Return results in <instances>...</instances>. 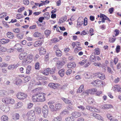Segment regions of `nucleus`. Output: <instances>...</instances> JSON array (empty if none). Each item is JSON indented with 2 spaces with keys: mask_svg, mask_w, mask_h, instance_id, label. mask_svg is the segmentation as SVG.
<instances>
[{
  "mask_svg": "<svg viewBox=\"0 0 121 121\" xmlns=\"http://www.w3.org/2000/svg\"><path fill=\"white\" fill-rule=\"evenodd\" d=\"M19 115L18 114L16 113L15 115L13 116V118L15 120H16L19 119Z\"/></svg>",
  "mask_w": 121,
  "mask_h": 121,
  "instance_id": "obj_35",
  "label": "nucleus"
},
{
  "mask_svg": "<svg viewBox=\"0 0 121 121\" xmlns=\"http://www.w3.org/2000/svg\"><path fill=\"white\" fill-rule=\"evenodd\" d=\"M86 108L87 110L92 111H93L94 108L90 106H87L86 107Z\"/></svg>",
  "mask_w": 121,
  "mask_h": 121,
  "instance_id": "obj_49",
  "label": "nucleus"
},
{
  "mask_svg": "<svg viewBox=\"0 0 121 121\" xmlns=\"http://www.w3.org/2000/svg\"><path fill=\"white\" fill-rule=\"evenodd\" d=\"M67 66L69 68H73L75 67L76 64L74 62H70L68 64Z\"/></svg>",
  "mask_w": 121,
  "mask_h": 121,
  "instance_id": "obj_11",
  "label": "nucleus"
},
{
  "mask_svg": "<svg viewBox=\"0 0 121 121\" xmlns=\"http://www.w3.org/2000/svg\"><path fill=\"white\" fill-rule=\"evenodd\" d=\"M72 116L75 118H77L80 117L81 115L80 112H74L72 113Z\"/></svg>",
  "mask_w": 121,
  "mask_h": 121,
  "instance_id": "obj_10",
  "label": "nucleus"
},
{
  "mask_svg": "<svg viewBox=\"0 0 121 121\" xmlns=\"http://www.w3.org/2000/svg\"><path fill=\"white\" fill-rule=\"evenodd\" d=\"M91 91L90 90H87L86 91H84L82 93V95L86 96L88 95Z\"/></svg>",
  "mask_w": 121,
  "mask_h": 121,
  "instance_id": "obj_37",
  "label": "nucleus"
},
{
  "mask_svg": "<svg viewBox=\"0 0 121 121\" xmlns=\"http://www.w3.org/2000/svg\"><path fill=\"white\" fill-rule=\"evenodd\" d=\"M119 86L118 85H115L113 86V90L115 91L116 89H117L118 88V86Z\"/></svg>",
  "mask_w": 121,
  "mask_h": 121,
  "instance_id": "obj_63",
  "label": "nucleus"
},
{
  "mask_svg": "<svg viewBox=\"0 0 121 121\" xmlns=\"http://www.w3.org/2000/svg\"><path fill=\"white\" fill-rule=\"evenodd\" d=\"M61 99L66 104H71V101L67 99H66L64 97H61Z\"/></svg>",
  "mask_w": 121,
  "mask_h": 121,
  "instance_id": "obj_21",
  "label": "nucleus"
},
{
  "mask_svg": "<svg viewBox=\"0 0 121 121\" xmlns=\"http://www.w3.org/2000/svg\"><path fill=\"white\" fill-rule=\"evenodd\" d=\"M86 60H83L82 61L79 62V64L81 65H83L86 63Z\"/></svg>",
  "mask_w": 121,
  "mask_h": 121,
  "instance_id": "obj_52",
  "label": "nucleus"
},
{
  "mask_svg": "<svg viewBox=\"0 0 121 121\" xmlns=\"http://www.w3.org/2000/svg\"><path fill=\"white\" fill-rule=\"evenodd\" d=\"M31 66H30L29 65L26 68V74H29L31 72Z\"/></svg>",
  "mask_w": 121,
  "mask_h": 121,
  "instance_id": "obj_27",
  "label": "nucleus"
},
{
  "mask_svg": "<svg viewBox=\"0 0 121 121\" xmlns=\"http://www.w3.org/2000/svg\"><path fill=\"white\" fill-rule=\"evenodd\" d=\"M83 87V85H81L78 90L77 92L78 93H81L82 92V91L84 90Z\"/></svg>",
  "mask_w": 121,
  "mask_h": 121,
  "instance_id": "obj_32",
  "label": "nucleus"
},
{
  "mask_svg": "<svg viewBox=\"0 0 121 121\" xmlns=\"http://www.w3.org/2000/svg\"><path fill=\"white\" fill-rule=\"evenodd\" d=\"M40 64L38 62H37L35 64V68L36 69H39Z\"/></svg>",
  "mask_w": 121,
  "mask_h": 121,
  "instance_id": "obj_39",
  "label": "nucleus"
},
{
  "mask_svg": "<svg viewBox=\"0 0 121 121\" xmlns=\"http://www.w3.org/2000/svg\"><path fill=\"white\" fill-rule=\"evenodd\" d=\"M103 82L101 80H97L94 81L92 82V84H94V85H99L100 83L102 84L103 83Z\"/></svg>",
  "mask_w": 121,
  "mask_h": 121,
  "instance_id": "obj_15",
  "label": "nucleus"
},
{
  "mask_svg": "<svg viewBox=\"0 0 121 121\" xmlns=\"http://www.w3.org/2000/svg\"><path fill=\"white\" fill-rule=\"evenodd\" d=\"M65 17L64 18L62 19H60L58 22V23L60 24L65 22L67 20V17Z\"/></svg>",
  "mask_w": 121,
  "mask_h": 121,
  "instance_id": "obj_38",
  "label": "nucleus"
},
{
  "mask_svg": "<svg viewBox=\"0 0 121 121\" xmlns=\"http://www.w3.org/2000/svg\"><path fill=\"white\" fill-rule=\"evenodd\" d=\"M69 113V112L67 110H64L62 112V114L63 115L68 114Z\"/></svg>",
  "mask_w": 121,
  "mask_h": 121,
  "instance_id": "obj_51",
  "label": "nucleus"
},
{
  "mask_svg": "<svg viewBox=\"0 0 121 121\" xmlns=\"http://www.w3.org/2000/svg\"><path fill=\"white\" fill-rule=\"evenodd\" d=\"M43 16L46 18L47 19H49L50 17V15L49 14V13L48 12H46L43 14Z\"/></svg>",
  "mask_w": 121,
  "mask_h": 121,
  "instance_id": "obj_41",
  "label": "nucleus"
},
{
  "mask_svg": "<svg viewBox=\"0 0 121 121\" xmlns=\"http://www.w3.org/2000/svg\"><path fill=\"white\" fill-rule=\"evenodd\" d=\"M5 107V106L3 105H1L0 106V108L3 111H4Z\"/></svg>",
  "mask_w": 121,
  "mask_h": 121,
  "instance_id": "obj_64",
  "label": "nucleus"
},
{
  "mask_svg": "<svg viewBox=\"0 0 121 121\" xmlns=\"http://www.w3.org/2000/svg\"><path fill=\"white\" fill-rule=\"evenodd\" d=\"M18 66L17 65H10L8 67L9 69H13L16 68Z\"/></svg>",
  "mask_w": 121,
  "mask_h": 121,
  "instance_id": "obj_22",
  "label": "nucleus"
},
{
  "mask_svg": "<svg viewBox=\"0 0 121 121\" xmlns=\"http://www.w3.org/2000/svg\"><path fill=\"white\" fill-rule=\"evenodd\" d=\"M10 99L7 98H4L2 100V101L7 104H10L9 102Z\"/></svg>",
  "mask_w": 121,
  "mask_h": 121,
  "instance_id": "obj_29",
  "label": "nucleus"
},
{
  "mask_svg": "<svg viewBox=\"0 0 121 121\" xmlns=\"http://www.w3.org/2000/svg\"><path fill=\"white\" fill-rule=\"evenodd\" d=\"M24 34L22 33H19L16 36L19 39H21L23 38Z\"/></svg>",
  "mask_w": 121,
  "mask_h": 121,
  "instance_id": "obj_46",
  "label": "nucleus"
},
{
  "mask_svg": "<svg viewBox=\"0 0 121 121\" xmlns=\"http://www.w3.org/2000/svg\"><path fill=\"white\" fill-rule=\"evenodd\" d=\"M79 18L78 19L77 24V27H80L83 24V21L82 20H80Z\"/></svg>",
  "mask_w": 121,
  "mask_h": 121,
  "instance_id": "obj_20",
  "label": "nucleus"
},
{
  "mask_svg": "<svg viewBox=\"0 0 121 121\" xmlns=\"http://www.w3.org/2000/svg\"><path fill=\"white\" fill-rule=\"evenodd\" d=\"M35 111L38 113H40L41 112V108L39 107H37L35 108Z\"/></svg>",
  "mask_w": 121,
  "mask_h": 121,
  "instance_id": "obj_44",
  "label": "nucleus"
},
{
  "mask_svg": "<svg viewBox=\"0 0 121 121\" xmlns=\"http://www.w3.org/2000/svg\"><path fill=\"white\" fill-rule=\"evenodd\" d=\"M78 107L79 109H81L82 111H84L85 109V108L82 105H80L78 106Z\"/></svg>",
  "mask_w": 121,
  "mask_h": 121,
  "instance_id": "obj_57",
  "label": "nucleus"
},
{
  "mask_svg": "<svg viewBox=\"0 0 121 121\" xmlns=\"http://www.w3.org/2000/svg\"><path fill=\"white\" fill-rule=\"evenodd\" d=\"M60 85L58 83H51L48 84V86L51 88L55 89L57 88Z\"/></svg>",
  "mask_w": 121,
  "mask_h": 121,
  "instance_id": "obj_5",
  "label": "nucleus"
},
{
  "mask_svg": "<svg viewBox=\"0 0 121 121\" xmlns=\"http://www.w3.org/2000/svg\"><path fill=\"white\" fill-rule=\"evenodd\" d=\"M61 53V51L59 49H58L56 51V55L58 56H60L62 55Z\"/></svg>",
  "mask_w": 121,
  "mask_h": 121,
  "instance_id": "obj_33",
  "label": "nucleus"
},
{
  "mask_svg": "<svg viewBox=\"0 0 121 121\" xmlns=\"http://www.w3.org/2000/svg\"><path fill=\"white\" fill-rule=\"evenodd\" d=\"M28 121H34L35 119V117L34 112H28L26 114Z\"/></svg>",
  "mask_w": 121,
  "mask_h": 121,
  "instance_id": "obj_2",
  "label": "nucleus"
},
{
  "mask_svg": "<svg viewBox=\"0 0 121 121\" xmlns=\"http://www.w3.org/2000/svg\"><path fill=\"white\" fill-rule=\"evenodd\" d=\"M17 97L18 99L22 101L26 99L27 97V95L23 92H19L17 94Z\"/></svg>",
  "mask_w": 121,
  "mask_h": 121,
  "instance_id": "obj_3",
  "label": "nucleus"
},
{
  "mask_svg": "<svg viewBox=\"0 0 121 121\" xmlns=\"http://www.w3.org/2000/svg\"><path fill=\"white\" fill-rule=\"evenodd\" d=\"M33 105V104L31 103H29L28 104V108H31Z\"/></svg>",
  "mask_w": 121,
  "mask_h": 121,
  "instance_id": "obj_60",
  "label": "nucleus"
},
{
  "mask_svg": "<svg viewBox=\"0 0 121 121\" xmlns=\"http://www.w3.org/2000/svg\"><path fill=\"white\" fill-rule=\"evenodd\" d=\"M22 81L18 79H16L14 81V83L16 85H18L21 84Z\"/></svg>",
  "mask_w": 121,
  "mask_h": 121,
  "instance_id": "obj_25",
  "label": "nucleus"
},
{
  "mask_svg": "<svg viewBox=\"0 0 121 121\" xmlns=\"http://www.w3.org/2000/svg\"><path fill=\"white\" fill-rule=\"evenodd\" d=\"M33 58L32 55H28L27 58H25L23 60L22 62L25 65L28 64L32 61Z\"/></svg>",
  "mask_w": 121,
  "mask_h": 121,
  "instance_id": "obj_4",
  "label": "nucleus"
},
{
  "mask_svg": "<svg viewBox=\"0 0 121 121\" xmlns=\"http://www.w3.org/2000/svg\"><path fill=\"white\" fill-rule=\"evenodd\" d=\"M54 106L53 105H50L49 106V108L52 112H55V108H54Z\"/></svg>",
  "mask_w": 121,
  "mask_h": 121,
  "instance_id": "obj_47",
  "label": "nucleus"
},
{
  "mask_svg": "<svg viewBox=\"0 0 121 121\" xmlns=\"http://www.w3.org/2000/svg\"><path fill=\"white\" fill-rule=\"evenodd\" d=\"M45 94L43 93H39L34 94L32 97L33 101L35 102H43L46 100Z\"/></svg>",
  "mask_w": 121,
  "mask_h": 121,
  "instance_id": "obj_1",
  "label": "nucleus"
},
{
  "mask_svg": "<svg viewBox=\"0 0 121 121\" xmlns=\"http://www.w3.org/2000/svg\"><path fill=\"white\" fill-rule=\"evenodd\" d=\"M0 66L1 67H6L7 66V65L4 63H2L1 64Z\"/></svg>",
  "mask_w": 121,
  "mask_h": 121,
  "instance_id": "obj_55",
  "label": "nucleus"
},
{
  "mask_svg": "<svg viewBox=\"0 0 121 121\" xmlns=\"http://www.w3.org/2000/svg\"><path fill=\"white\" fill-rule=\"evenodd\" d=\"M22 105V103L21 102H19L17 103V108H19L21 107Z\"/></svg>",
  "mask_w": 121,
  "mask_h": 121,
  "instance_id": "obj_62",
  "label": "nucleus"
},
{
  "mask_svg": "<svg viewBox=\"0 0 121 121\" xmlns=\"http://www.w3.org/2000/svg\"><path fill=\"white\" fill-rule=\"evenodd\" d=\"M95 53L97 55H99L100 53V51L99 48H95Z\"/></svg>",
  "mask_w": 121,
  "mask_h": 121,
  "instance_id": "obj_42",
  "label": "nucleus"
},
{
  "mask_svg": "<svg viewBox=\"0 0 121 121\" xmlns=\"http://www.w3.org/2000/svg\"><path fill=\"white\" fill-rule=\"evenodd\" d=\"M23 3L25 5H28L29 2L28 0H23Z\"/></svg>",
  "mask_w": 121,
  "mask_h": 121,
  "instance_id": "obj_54",
  "label": "nucleus"
},
{
  "mask_svg": "<svg viewBox=\"0 0 121 121\" xmlns=\"http://www.w3.org/2000/svg\"><path fill=\"white\" fill-rule=\"evenodd\" d=\"M74 118L73 116L69 117L66 118L65 119V121H73Z\"/></svg>",
  "mask_w": 121,
  "mask_h": 121,
  "instance_id": "obj_34",
  "label": "nucleus"
},
{
  "mask_svg": "<svg viewBox=\"0 0 121 121\" xmlns=\"http://www.w3.org/2000/svg\"><path fill=\"white\" fill-rule=\"evenodd\" d=\"M120 46L119 45L117 46L116 49V52L117 53L119 52L120 51Z\"/></svg>",
  "mask_w": 121,
  "mask_h": 121,
  "instance_id": "obj_56",
  "label": "nucleus"
},
{
  "mask_svg": "<svg viewBox=\"0 0 121 121\" xmlns=\"http://www.w3.org/2000/svg\"><path fill=\"white\" fill-rule=\"evenodd\" d=\"M107 117L108 119L110 120L111 121H112L113 120V118L112 117L111 115L109 114H108L107 115Z\"/></svg>",
  "mask_w": 121,
  "mask_h": 121,
  "instance_id": "obj_40",
  "label": "nucleus"
},
{
  "mask_svg": "<svg viewBox=\"0 0 121 121\" xmlns=\"http://www.w3.org/2000/svg\"><path fill=\"white\" fill-rule=\"evenodd\" d=\"M27 55V53L25 52H23L20 53L19 56V57L20 60L23 59L24 58L26 57Z\"/></svg>",
  "mask_w": 121,
  "mask_h": 121,
  "instance_id": "obj_12",
  "label": "nucleus"
},
{
  "mask_svg": "<svg viewBox=\"0 0 121 121\" xmlns=\"http://www.w3.org/2000/svg\"><path fill=\"white\" fill-rule=\"evenodd\" d=\"M51 30H47L45 31L44 32L45 35H46L47 37L49 36L51 33Z\"/></svg>",
  "mask_w": 121,
  "mask_h": 121,
  "instance_id": "obj_30",
  "label": "nucleus"
},
{
  "mask_svg": "<svg viewBox=\"0 0 121 121\" xmlns=\"http://www.w3.org/2000/svg\"><path fill=\"white\" fill-rule=\"evenodd\" d=\"M30 77L29 76L25 77L24 79V81L26 82H28L30 80Z\"/></svg>",
  "mask_w": 121,
  "mask_h": 121,
  "instance_id": "obj_50",
  "label": "nucleus"
},
{
  "mask_svg": "<svg viewBox=\"0 0 121 121\" xmlns=\"http://www.w3.org/2000/svg\"><path fill=\"white\" fill-rule=\"evenodd\" d=\"M14 48L17 50L19 52H21L23 51V48L22 47L20 44H17L14 46Z\"/></svg>",
  "mask_w": 121,
  "mask_h": 121,
  "instance_id": "obj_9",
  "label": "nucleus"
},
{
  "mask_svg": "<svg viewBox=\"0 0 121 121\" xmlns=\"http://www.w3.org/2000/svg\"><path fill=\"white\" fill-rule=\"evenodd\" d=\"M0 49L1 51L3 52H5L7 50V49L3 47H0Z\"/></svg>",
  "mask_w": 121,
  "mask_h": 121,
  "instance_id": "obj_61",
  "label": "nucleus"
},
{
  "mask_svg": "<svg viewBox=\"0 0 121 121\" xmlns=\"http://www.w3.org/2000/svg\"><path fill=\"white\" fill-rule=\"evenodd\" d=\"M115 40V39L112 38H110L109 39V42L110 43H113Z\"/></svg>",
  "mask_w": 121,
  "mask_h": 121,
  "instance_id": "obj_59",
  "label": "nucleus"
},
{
  "mask_svg": "<svg viewBox=\"0 0 121 121\" xmlns=\"http://www.w3.org/2000/svg\"><path fill=\"white\" fill-rule=\"evenodd\" d=\"M6 13L5 12L2 13L0 14V18H4L6 16Z\"/></svg>",
  "mask_w": 121,
  "mask_h": 121,
  "instance_id": "obj_48",
  "label": "nucleus"
},
{
  "mask_svg": "<svg viewBox=\"0 0 121 121\" xmlns=\"http://www.w3.org/2000/svg\"><path fill=\"white\" fill-rule=\"evenodd\" d=\"M42 44L41 42L40 41H37L35 42L34 44V46L35 47H37L39 46H40Z\"/></svg>",
  "mask_w": 121,
  "mask_h": 121,
  "instance_id": "obj_31",
  "label": "nucleus"
},
{
  "mask_svg": "<svg viewBox=\"0 0 121 121\" xmlns=\"http://www.w3.org/2000/svg\"><path fill=\"white\" fill-rule=\"evenodd\" d=\"M62 104L60 103H57L56 104L55 107V112L61 108Z\"/></svg>",
  "mask_w": 121,
  "mask_h": 121,
  "instance_id": "obj_14",
  "label": "nucleus"
},
{
  "mask_svg": "<svg viewBox=\"0 0 121 121\" xmlns=\"http://www.w3.org/2000/svg\"><path fill=\"white\" fill-rule=\"evenodd\" d=\"M50 70V68H48L44 70V71L43 72V73L44 75H47L49 74Z\"/></svg>",
  "mask_w": 121,
  "mask_h": 121,
  "instance_id": "obj_23",
  "label": "nucleus"
},
{
  "mask_svg": "<svg viewBox=\"0 0 121 121\" xmlns=\"http://www.w3.org/2000/svg\"><path fill=\"white\" fill-rule=\"evenodd\" d=\"M42 112L43 117L45 118H46L48 113V108L46 106L43 107V109Z\"/></svg>",
  "mask_w": 121,
  "mask_h": 121,
  "instance_id": "obj_6",
  "label": "nucleus"
},
{
  "mask_svg": "<svg viewBox=\"0 0 121 121\" xmlns=\"http://www.w3.org/2000/svg\"><path fill=\"white\" fill-rule=\"evenodd\" d=\"M6 91L4 90H0V96L4 97L6 95Z\"/></svg>",
  "mask_w": 121,
  "mask_h": 121,
  "instance_id": "obj_24",
  "label": "nucleus"
},
{
  "mask_svg": "<svg viewBox=\"0 0 121 121\" xmlns=\"http://www.w3.org/2000/svg\"><path fill=\"white\" fill-rule=\"evenodd\" d=\"M72 72V70L71 69H69L66 72V73L67 75H69Z\"/></svg>",
  "mask_w": 121,
  "mask_h": 121,
  "instance_id": "obj_58",
  "label": "nucleus"
},
{
  "mask_svg": "<svg viewBox=\"0 0 121 121\" xmlns=\"http://www.w3.org/2000/svg\"><path fill=\"white\" fill-rule=\"evenodd\" d=\"M1 119L2 121H8V118L7 116L3 115L1 117Z\"/></svg>",
  "mask_w": 121,
  "mask_h": 121,
  "instance_id": "obj_28",
  "label": "nucleus"
},
{
  "mask_svg": "<svg viewBox=\"0 0 121 121\" xmlns=\"http://www.w3.org/2000/svg\"><path fill=\"white\" fill-rule=\"evenodd\" d=\"M7 37L10 39H13L14 37V34L11 32H8L7 34Z\"/></svg>",
  "mask_w": 121,
  "mask_h": 121,
  "instance_id": "obj_18",
  "label": "nucleus"
},
{
  "mask_svg": "<svg viewBox=\"0 0 121 121\" xmlns=\"http://www.w3.org/2000/svg\"><path fill=\"white\" fill-rule=\"evenodd\" d=\"M41 34L40 32H36L34 33L33 35L35 37H39L40 35Z\"/></svg>",
  "mask_w": 121,
  "mask_h": 121,
  "instance_id": "obj_43",
  "label": "nucleus"
},
{
  "mask_svg": "<svg viewBox=\"0 0 121 121\" xmlns=\"http://www.w3.org/2000/svg\"><path fill=\"white\" fill-rule=\"evenodd\" d=\"M39 54L41 55H43L45 53L46 51L45 49L43 48H41L39 49Z\"/></svg>",
  "mask_w": 121,
  "mask_h": 121,
  "instance_id": "obj_19",
  "label": "nucleus"
},
{
  "mask_svg": "<svg viewBox=\"0 0 121 121\" xmlns=\"http://www.w3.org/2000/svg\"><path fill=\"white\" fill-rule=\"evenodd\" d=\"M96 56L94 55H91L90 56V60H91L93 62H95L96 61Z\"/></svg>",
  "mask_w": 121,
  "mask_h": 121,
  "instance_id": "obj_36",
  "label": "nucleus"
},
{
  "mask_svg": "<svg viewBox=\"0 0 121 121\" xmlns=\"http://www.w3.org/2000/svg\"><path fill=\"white\" fill-rule=\"evenodd\" d=\"M51 41L52 43H56L59 41V40L57 38H54L51 39Z\"/></svg>",
  "mask_w": 121,
  "mask_h": 121,
  "instance_id": "obj_45",
  "label": "nucleus"
},
{
  "mask_svg": "<svg viewBox=\"0 0 121 121\" xmlns=\"http://www.w3.org/2000/svg\"><path fill=\"white\" fill-rule=\"evenodd\" d=\"M9 41V39H2L0 40V43L2 44H4L8 43Z\"/></svg>",
  "mask_w": 121,
  "mask_h": 121,
  "instance_id": "obj_17",
  "label": "nucleus"
},
{
  "mask_svg": "<svg viewBox=\"0 0 121 121\" xmlns=\"http://www.w3.org/2000/svg\"><path fill=\"white\" fill-rule=\"evenodd\" d=\"M64 65V63L63 62H62L61 61H59L57 62L56 65L58 68L60 69L61 68L62 66Z\"/></svg>",
  "mask_w": 121,
  "mask_h": 121,
  "instance_id": "obj_13",
  "label": "nucleus"
},
{
  "mask_svg": "<svg viewBox=\"0 0 121 121\" xmlns=\"http://www.w3.org/2000/svg\"><path fill=\"white\" fill-rule=\"evenodd\" d=\"M100 18H102L101 20H102L103 23L105 22L106 20H108L109 21H111L109 18L104 14L101 13L100 14Z\"/></svg>",
  "mask_w": 121,
  "mask_h": 121,
  "instance_id": "obj_8",
  "label": "nucleus"
},
{
  "mask_svg": "<svg viewBox=\"0 0 121 121\" xmlns=\"http://www.w3.org/2000/svg\"><path fill=\"white\" fill-rule=\"evenodd\" d=\"M83 20L84 25L85 26H86L87 23V18L86 17H85L84 19Z\"/></svg>",
  "mask_w": 121,
  "mask_h": 121,
  "instance_id": "obj_53",
  "label": "nucleus"
},
{
  "mask_svg": "<svg viewBox=\"0 0 121 121\" xmlns=\"http://www.w3.org/2000/svg\"><path fill=\"white\" fill-rule=\"evenodd\" d=\"M97 76L100 79L103 80L105 78V76L104 74L101 73H97Z\"/></svg>",
  "mask_w": 121,
  "mask_h": 121,
  "instance_id": "obj_16",
  "label": "nucleus"
},
{
  "mask_svg": "<svg viewBox=\"0 0 121 121\" xmlns=\"http://www.w3.org/2000/svg\"><path fill=\"white\" fill-rule=\"evenodd\" d=\"M101 108L103 109H110L113 107V106L111 104H105L101 106Z\"/></svg>",
  "mask_w": 121,
  "mask_h": 121,
  "instance_id": "obj_7",
  "label": "nucleus"
},
{
  "mask_svg": "<svg viewBox=\"0 0 121 121\" xmlns=\"http://www.w3.org/2000/svg\"><path fill=\"white\" fill-rule=\"evenodd\" d=\"M64 69H62L60 70L58 72V73L59 75L61 77H62L64 75Z\"/></svg>",
  "mask_w": 121,
  "mask_h": 121,
  "instance_id": "obj_26",
  "label": "nucleus"
}]
</instances>
